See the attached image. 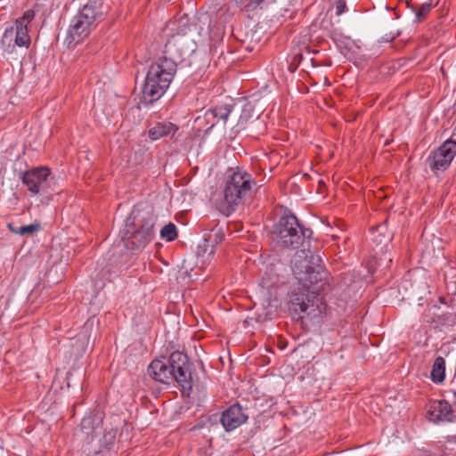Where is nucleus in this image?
Instances as JSON below:
<instances>
[{"label": "nucleus", "instance_id": "nucleus-10", "mask_svg": "<svg viewBox=\"0 0 456 456\" xmlns=\"http://www.w3.org/2000/svg\"><path fill=\"white\" fill-rule=\"evenodd\" d=\"M20 179L30 193H45L50 187L51 170L47 167H33L22 172Z\"/></svg>", "mask_w": 456, "mask_h": 456}, {"label": "nucleus", "instance_id": "nucleus-20", "mask_svg": "<svg viewBox=\"0 0 456 456\" xmlns=\"http://www.w3.org/2000/svg\"><path fill=\"white\" fill-rule=\"evenodd\" d=\"M431 10V4L429 3H424L422 4L419 9L416 11L415 14H416V20L418 21H420L421 20H423L424 18H426V16L428 14V12H430Z\"/></svg>", "mask_w": 456, "mask_h": 456}, {"label": "nucleus", "instance_id": "nucleus-1", "mask_svg": "<svg viewBox=\"0 0 456 456\" xmlns=\"http://www.w3.org/2000/svg\"><path fill=\"white\" fill-rule=\"evenodd\" d=\"M328 273L319 267L313 268L305 279H299L301 288L294 289L289 295V311L292 318L314 319L322 313V300L319 297L321 291L328 286Z\"/></svg>", "mask_w": 456, "mask_h": 456}, {"label": "nucleus", "instance_id": "nucleus-24", "mask_svg": "<svg viewBox=\"0 0 456 456\" xmlns=\"http://www.w3.org/2000/svg\"><path fill=\"white\" fill-rule=\"evenodd\" d=\"M260 285L263 287V288H265V289H269L272 285H273V282L265 280V278H263L260 281Z\"/></svg>", "mask_w": 456, "mask_h": 456}, {"label": "nucleus", "instance_id": "nucleus-7", "mask_svg": "<svg viewBox=\"0 0 456 456\" xmlns=\"http://www.w3.org/2000/svg\"><path fill=\"white\" fill-rule=\"evenodd\" d=\"M155 217L152 215L141 219V224L135 228L134 222L126 221L123 232L126 247L132 249H143L155 237Z\"/></svg>", "mask_w": 456, "mask_h": 456}, {"label": "nucleus", "instance_id": "nucleus-17", "mask_svg": "<svg viewBox=\"0 0 456 456\" xmlns=\"http://www.w3.org/2000/svg\"><path fill=\"white\" fill-rule=\"evenodd\" d=\"M233 109V105L232 104H224L219 106H215L210 110V112L215 118H217L224 122L227 120L229 115L231 114Z\"/></svg>", "mask_w": 456, "mask_h": 456}, {"label": "nucleus", "instance_id": "nucleus-18", "mask_svg": "<svg viewBox=\"0 0 456 456\" xmlns=\"http://www.w3.org/2000/svg\"><path fill=\"white\" fill-rule=\"evenodd\" d=\"M8 227L10 231H12L15 234L26 235L37 232L39 230L40 225L38 224H31L28 225H23L19 228H16L12 224H9Z\"/></svg>", "mask_w": 456, "mask_h": 456}, {"label": "nucleus", "instance_id": "nucleus-19", "mask_svg": "<svg viewBox=\"0 0 456 456\" xmlns=\"http://www.w3.org/2000/svg\"><path fill=\"white\" fill-rule=\"evenodd\" d=\"M160 236L162 239H165L167 241L175 240L177 237L176 226L171 223L165 225L160 230Z\"/></svg>", "mask_w": 456, "mask_h": 456}, {"label": "nucleus", "instance_id": "nucleus-25", "mask_svg": "<svg viewBox=\"0 0 456 456\" xmlns=\"http://www.w3.org/2000/svg\"><path fill=\"white\" fill-rule=\"evenodd\" d=\"M90 423H91V419H84L82 420V427L84 428V427H86V425L90 424Z\"/></svg>", "mask_w": 456, "mask_h": 456}, {"label": "nucleus", "instance_id": "nucleus-4", "mask_svg": "<svg viewBox=\"0 0 456 456\" xmlns=\"http://www.w3.org/2000/svg\"><path fill=\"white\" fill-rule=\"evenodd\" d=\"M176 69L175 61L167 57H159L150 66L142 86V100L145 103H153L164 95Z\"/></svg>", "mask_w": 456, "mask_h": 456}, {"label": "nucleus", "instance_id": "nucleus-26", "mask_svg": "<svg viewBox=\"0 0 456 456\" xmlns=\"http://www.w3.org/2000/svg\"><path fill=\"white\" fill-rule=\"evenodd\" d=\"M453 134L456 135V127H455V129L453 131Z\"/></svg>", "mask_w": 456, "mask_h": 456}, {"label": "nucleus", "instance_id": "nucleus-14", "mask_svg": "<svg viewBox=\"0 0 456 456\" xmlns=\"http://www.w3.org/2000/svg\"><path fill=\"white\" fill-rule=\"evenodd\" d=\"M427 414L431 421H448L454 419V412L452 406L446 401H433L428 406Z\"/></svg>", "mask_w": 456, "mask_h": 456}, {"label": "nucleus", "instance_id": "nucleus-22", "mask_svg": "<svg viewBox=\"0 0 456 456\" xmlns=\"http://www.w3.org/2000/svg\"><path fill=\"white\" fill-rule=\"evenodd\" d=\"M236 4L239 5L242 10L246 12H252L255 9H249L248 4L251 2V0H234Z\"/></svg>", "mask_w": 456, "mask_h": 456}, {"label": "nucleus", "instance_id": "nucleus-15", "mask_svg": "<svg viewBox=\"0 0 456 456\" xmlns=\"http://www.w3.org/2000/svg\"><path fill=\"white\" fill-rule=\"evenodd\" d=\"M178 131V126L170 121H160L155 123L149 128V137L152 141H157L160 138L174 135Z\"/></svg>", "mask_w": 456, "mask_h": 456}, {"label": "nucleus", "instance_id": "nucleus-16", "mask_svg": "<svg viewBox=\"0 0 456 456\" xmlns=\"http://www.w3.org/2000/svg\"><path fill=\"white\" fill-rule=\"evenodd\" d=\"M430 378L435 383H442L445 378V361L442 356H437L432 365Z\"/></svg>", "mask_w": 456, "mask_h": 456}, {"label": "nucleus", "instance_id": "nucleus-6", "mask_svg": "<svg viewBox=\"0 0 456 456\" xmlns=\"http://www.w3.org/2000/svg\"><path fill=\"white\" fill-rule=\"evenodd\" d=\"M312 233V230L301 226L295 215L285 213L273 226V240L279 247L297 248Z\"/></svg>", "mask_w": 456, "mask_h": 456}, {"label": "nucleus", "instance_id": "nucleus-23", "mask_svg": "<svg viewBox=\"0 0 456 456\" xmlns=\"http://www.w3.org/2000/svg\"><path fill=\"white\" fill-rule=\"evenodd\" d=\"M265 0H251V2L248 4V7H249V9H256Z\"/></svg>", "mask_w": 456, "mask_h": 456}, {"label": "nucleus", "instance_id": "nucleus-11", "mask_svg": "<svg viewBox=\"0 0 456 456\" xmlns=\"http://www.w3.org/2000/svg\"><path fill=\"white\" fill-rule=\"evenodd\" d=\"M456 155V142L446 140L436 151H432L428 162L432 171L445 170Z\"/></svg>", "mask_w": 456, "mask_h": 456}, {"label": "nucleus", "instance_id": "nucleus-3", "mask_svg": "<svg viewBox=\"0 0 456 456\" xmlns=\"http://www.w3.org/2000/svg\"><path fill=\"white\" fill-rule=\"evenodd\" d=\"M105 14L103 0H90L83 5L70 20L65 39L68 46L76 45L86 39Z\"/></svg>", "mask_w": 456, "mask_h": 456}, {"label": "nucleus", "instance_id": "nucleus-2", "mask_svg": "<svg viewBox=\"0 0 456 456\" xmlns=\"http://www.w3.org/2000/svg\"><path fill=\"white\" fill-rule=\"evenodd\" d=\"M147 371L157 382L169 384L175 380L183 389L192 387L188 356L180 351L173 352L167 360L165 357L153 360Z\"/></svg>", "mask_w": 456, "mask_h": 456}, {"label": "nucleus", "instance_id": "nucleus-9", "mask_svg": "<svg viewBox=\"0 0 456 456\" xmlns=\"http://www.w3.org/2000/svg\"><path fill=\"white\" fill-rule=\"evenodd\" d=\"M188 29L187 27L179 28L175 34L171 35L165 45L164 57L174 61L176 66L184 55L193 51L192 40L187 36Z\"/></svg>", "mask_w": 456, "mask_h": 456}, {"label": "nucleus", "instance_id": "nucleus-13", "mask_svg": "<svg viewBox=\"0 0 456 456\" xmlns=\"http://www.w3.org/2000/svg\"><path fill=\"white\" fill-rule=\"evenodd\" d=\"M248 416L239 403H234L225 410L221 416V423L226 431H232L244 424Z\"/></svg>", "mask_w": 456, "mask_h": 456}, {"label": "nucleus", "instance_id": "nucleus-21", "mask_svg": "<svg viewBox=\"0 0 456 456\" xmlns=\"http://www.w3.org/2000/svg\"><path fill=\"white\" fill-rule=\"evenodd\" d=\"M346 10V4L344 0H338L336 3V14L341 15Z\"/></svg>", "mask_w": 456, "mask_h": 456}, {"label": "nucleus", "instance_id": "nucleus-8", "mask_svg": "<svg viewBox=\"0 0 456 456\" xmlns=\"http://www.w3.org/2000/svg\"><path fill=\"white\" fill-rule=\"evenodd\" d=\"M35 18V12L27 10L21 17L16 19L13 26L6 28L2 37V44L8 45L14 41V45L20 47H28L30 37L28 35V25Z\"/></svg>", "mask_w": 456, "mask_h": 456}, {"label": "nucleus", "instance_id": "nucleus-12", "mask_svg": "<svg viewBox=\"0 0 456 456\" xmlns=\"http://www.w3.org/2000/svg\"><path fill=\"white\" fill-rule=\"evenodd\" d=\"M322 257L309 249L297 251L292 259V271L295 278L305 279L310 270L319 267Z\"/></svg>", "mask_w": 456, "mask_h": 456}, {"label": "nucleus", "instance_id": "nucleus-5", "mask_svg": "<svg viewBox=\"0 0 456 456\" xmlns=\"http://www.w3.org/2000/svg\"><path fill=\"white\" fill-rule=\"evenodd\" d=\"M254 185H256V182L250 174L242 170L233 172L224 184V200L218 203V210L223 215L229 216Z\"/></svg>", "mask_w": 456, "mask_h": 456}]
</instances>
